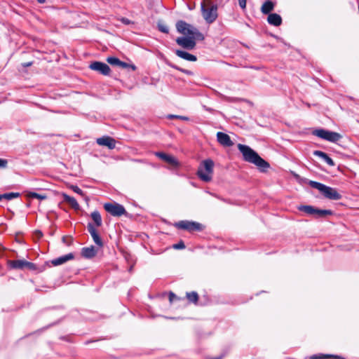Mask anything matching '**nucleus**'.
Listing matches in <instances>:
<instances>
[{"label": "nucleus", "mask_w": 359, "mask_h": 359, "mask_svg": "<svg viewBox=\"0 0 359 359\" xmlns=\"http://www.w3.org/2000/svg\"><path fill=\"white\" fill-rule=\"evenodd\" d=\"M155 156L174 168H177L180 165L178 161L171 155L164 152L157 151L155 152Z\"/></svg>", "instance_id": "obj_13"}, {"label": "nucleus", "mask_w": 359, "mask_h": 359, "mask_svg": "<svg viewBox=\"0 0 359 359\" xmlns=\"http://www.w3.org/2000/svg\"><path fill=\"white\" fill-rule=\"evenodd\" d=\"M72 189L76 194L83 195V191L78 186H72Z\"/></svg>", "instance_id": "obj_38"}, {"label": "nucleus", "mask_w": 359, "mask_h": 359, "mask_svg": "<svg viewBox=\"0 0 359 359\" xmlns=\"http://www.w3.org/2000/svg\"><path fill=\"white\" fill-rule=\"evenodd\" d=\"M328 358H334V359H346L345 358L339 355H333V354H315L309 357V359H328Z\"/></svg>", "instance_id": "obj_23"}, {"label": "nucleus", "mask_w": 359, "mask_h": 359, "mask_svg": "<svg viewBox=\"0 0 359 359\" xmlns=\"http://www.w3.org/2000/svg\"><path fill=\"white\" fill-rule=\"evenodd\" d=\"M74 259V253H69L65 255L59 257L56 259H54L51 261V263L53 266H59L61 264H63L64 263L67 262V261L72 260Z\"/></svg>", "instance_id": "obj_17"}, {"label": "nucleus", "mask_w": 359, "mask_h": 359, "mask_svg": "<svg viewBox=\"0 0 359 359\" xmlns=\"http://www.w3.org/2000/svg\"><path fill=\"white\" fill-rule=\"evenodd\" d=\"M20 193H5L4 194H1L2 199H6L8 201L13 200L14 198H17L20 197Z\"/></svg>", "instance_id": "obj_28"}, {"label": "nucleus", "mask_w": 359, "mask_h": 359, "mask_svg": "<svg viewBox=\"0 0 359 359\" xmlns=\"http://www.w3.org/2000/svg\"><path fill=\"white\" fill-rule=\"evenodd\" d=\"M274 6L275 4L273 1L266 0L262 4L261 7V11L263 14L269 15L271 14L270 13L274 9Z\"/></svg>", "instance_id": "obj_22"}, {"label": "nucleus", "mask_w": 359, "mask_h": 359, "mask_svg": "<svg viewBox=\"0 0 359 359\" xmlns=\"http://www.w3.org/2000/svg\"><path fill=\"white\" fill-rule=\"evenodd\" d=\"M201 7L202 15L206 22H214L217 18V6L212 0H202Z\"/></svg>", "instance_id": "obj_4"}, {"label": "nucleus", "mask_w": 359, "mask_h": 359, "mask_svg": "<svg viewBox=\"0 0 359 359\" xmlns=\"http://www.w3.org/2000/svg\"><path fill=\"white\" fill-rule=\"evenodd\" d=\"M168 298L170 303H172L175 299H178L177 297L172 292H169Z\"/></svg>", "instance_id": "obj_39"}, {"label": "nucleus", "mask_w": 359, "mask_h": 359, "mask_svg": "<svg viewBox=\"0 0 359 359\" xmlns=\"http://www.w3.org/2000/svg\"><path fill=\"white\" fill-rule=\"evenodd\" d=\"M358 8H359V1H358Z\"/></svg>", "instance_id": "obj_46"}, {"label": "nucleus", "mask_w": 359, "mask_h": 359, "mask_svg": "<svg viewBox=\"0 0 359 359\" xmlns=\"http://www.w3.org/2000/svg\"><path fill=\"white\" fill-rule=\"evenodd\" d=\"M238 149L242 154L244 161L255 164L262 172H265L270 167L269 163L249 146L238 144Z\"/></svg>", "instance_id": "obj_1"}, {"label": "nucleus", "mask_w": 359, "mask_h": 359, "mask_svg": "<svg viewBox=\"0 0 359 359\" xmlns=\"http://www.w3.org/2000/svg\"><path fill=\"white\" fill-rule=\"evenodd\" d=\"M313 155L323 158L330 166L335 165L334 161L326 153L322 151L316 150L313 151Z\"/></svg>", "instance_id": "obj_20"}, {"label": "nucleus", "mask_w": 359, "mask_h": 359, "mask_svg": "<svg viewBox=\"0 0 359 359\" xmlns=\"http://www.w3.org/2000/svg\"><path fill=\"white\" fill-rule=\"evenodd\" d=\"M186 297L189 303H192L195 305L198 304L199 297L196 292L193 291L187 292Z\"/></svg>", "instance_id": "obj_26"}, {"label": "nucleus", "mask_w": 359, "mask_h": 359, "mask_svg": "<svg viewBox=\"0 0 359 359\" xmlns=\"http://www.w3.org/2000/svg\"><path fill=\"white\" fill-rule=\"evenodd\" d=\"M90 217L93 219V221L94 222L93 225L95 226H95L100 227L102 226V217H101L100 213L97 210H95V211L92 212L90 214Z\"/></svg>", "instance_id": "obj_25"}, {"label": "nucleus", "mask_w": 359, "mask_h": 359, "mask_svg": "<svg viewBox=\"0 0 359 359\" xmlns=\"http://www.w3.org/2000/svg\"><path fill=\"white\" fill-rule=\"evenodd\" d=\"M104 210L114 217H121L126 215L127 212L125 208L117 203H107L104 204Z\"/></svg>", "instance_id": "obj_9"}, {"label": "nucleus", "mask_w": 359, "mask_h": 359, "mask_svg": "<svg viewBox=\"0 0 359 359\" xmlns=\"http://www.w3.org/2000/svg\"><path fill=\"white\" fill-rule=\"evenodd\" d=\"M97 254V250L95 246L85 247L81 249V255L85 259H92Z\"/></svg>", "instance_id": "obj_16"}, {"label": "nucleus", "mask_w": 359, "mask_h": 359, "mask_svg": "<svg viewBox=\"0 0 359 359\" xmlns=\"http://www.w3.org/2000/svg\"><path fill=\"white\" fill-rule=\"evenodd\" d=\"M312 133L313 135L331 142H337L341 138V135L339 133L323 128L316 129Z\"/></svg>", "instance_id": "obj_7"}, {"label": "nucleus", "mask_w": 359, "mask_h": 359, "mask_svg": "<svg viewBox=\"0 0 359 359\" xmlns=\"http://www.w3.org/2000/svg\"><path fill=\"white\" fill-rule=\"evenodd\" d=\"M175 54L178 57L188 61L195 62L197 60V57L195 55L184 50H177Z\"/></svg>", "instance_id": "obj_21"}, {"label": "nucleus", "mask_w": 359, "mask_h": 359, "mask_svg": "<svg viewBox=\"0 0 359 359\" xmlns=\"http://www.w3.org/2000/svg\"><path fill=\"white\" fill-rule=\"evenodd\" d=\"M119 67L123 69L131 68L133 70L136 69V67L134 65H130L123 61H121Z\"/></svg>", "instance_id": "obj_32"}, {"label": "nucleus", "mask_w": 359, "mask_h": 359, "mask_svg": "<svg viewBox=\"0 0 359 359\" xmlns=\"http://www.w3.org/2000/svg\"><path fill=\"white\" fill-rule=\"evenodd\" d=\"M214 165V161L210 158L203 161L196 172L197 177L203 182H210L212 179Z\"/></svg>", "instance_id": "obj_3"}, {"label": "nucleus", "mask_w": 359, "mask_h": 359, "mask_svg": "<svg viewBox=\"0 0 359 359\" xmlns=\"http://www.w3.org/2000/svg\"><path fill=\"white\" fill-rule=\"evenodd\" d=\"M87 229L89 233L90 234L94 243L100 248H102L104 245V243L100 238L98 231L95 229V226L93 223L89 222L87 225Z\"/></svg>", "instance_id": "obj_11"}, {"label": "nucleus", "mask_w": 359, "mask_h": 359, "mask_svg": "<svg viewBox=\"0 0 359 359\" xmlns=\"http://www.w3.org/2000/svg\"><path fill=\"white\" fill-rule=\"evenodd\" d=\"M25 263L26 260L24 259L8 260V266L13 269H24Z\"/></svg>", "instance_id": "obj_19"}, {"label": "nucleus", "mask_w": 359, "mask_h": 359, "mask_svg": "<svg viewBox=\"0 0 359 359\" xmlns=\"http://www.w3.org/2000/svg\"><path fill=\"white\" fill-rule=\"evenodd\" d=\"M62 241L67 246H71L73 244L74 238L71 236H64L62 238Z\"/></svg>", "instance_id": "obj_30"}, {"label": "nucleus", "mask_w": 359, "mask_h": 359, "mask_svg": "<svg viewBox=\"0 0 359 359\" xmlns=\"http://www.w3.org/2000/svg\"><path fill=\"white\" fill-rule=\"evenodd\" d=\"M119 20L123 24L126 25H129L133 24V22L130 20H129V19H128L126 18H123H123H120Z\"/></svg>", "instance_id": "obj_37"}, {"label": "nucleus", "mask_w": 359, "mask_h": 359, "mask_svg": "<svg viewBox=\"0 0 359 359\" xmlns=\"http://www.w3.org/2000/svg\"><path fill=\"white\" fill-rule=\"evenodd\" d=\"M267 22L271 25L278 27L282 24V18L277 13H271L268 15Z\"/></svg>", "instance_id": "obj_18"}, {"label": "nucleus", "mask_w": 359, "mask_h": 359, "mask_svg": "<svg viewBox=\"0 0 359 359\" xmlns=\"http://www.w3.org/2000/svg\"><path fill=\"white\" fill-rule=\"evenodd\" d=\"M37 1L40 4H43L46 2V0H37Z\"/></svg>", "instance_id": "obj_44"}, {"label": "nucleus", "mask_w": 359, "mask_h": 359, "mask_svg": "<svg viewBox=\"0 0 359 359\" xmlns=\"http://www.w3.org/2000/svg\"><path fill=\"white\" fill-rule=\"evenodd\" d=\"M32 64H33L32 62H24L22 64V66L24 67H29L32 66Z\"/></svg>", "instance_id": "obj_42"}, {"label": "nucleus", "mask_w": 359, "mask_h": 359, "mask_svg": "<svg viewBox=\"0 0 359 359\" xmlns=\"http://www.w3.org/2000/svg\"><path fill=\"white\" fill-rule=\"evenodd\" d=\"M225 356V354L222 353L217 357L210 358L209 359H222Z\"/></svg>", "instance_id": "obj_43"}, {"label": "nucleus", "mask_w": 359, "mask_h": 359, "mask_svg": "<svg viewBox=\"0 0 359 359\" xmlns=\"http://www.w3.org/2000/svg\"><path fill=\"white\" fill-rule=\"evenodd\" d=\"M89 67L92 70L98 72L105 76L109 75L111 71L109 65L102 62H93L90 65Z\"/></svg>", "instance_id": "obj_12"}, {"label": "nucleus", "mask_w": 359, "mask_h": 359, "mask_svg": "<svg viewBox=\"0 0 359 359\" xmlns=\"http://www.w3.org/2000/svg\"><path fill=\"white\" fill-rule=\"evenodd\" d=\"M168 118L170 119L178 118V119H181V120H184V121H188L189 120V118L187 117V116H178V115H172V114L169 115Z\"/></svg>", "instance_id": "obj_36"}, {"label": "nucleus", "mask_w": 359, "mask_h": 359, "mask_svg": "<svg viewBox=\"0 0 359 359\" xmlns=\"http://www.w3.org/2000/svg\"><path fill=\"white\" fill-rule=\"evenodd\" d=\"M177 31L184 36H194L198 41H203L204 35L194 26L184 20H178L176 22Z\"/></svg>", "instance_id": "obj_2"}, {"label": "nucleus", "mask_w": 359, "mask_h": 359, "mask_svg": "<svg viewBox=\"0 0 359 359\" xmlns=\"http://www.w3.org/2000/svg\"><path fill=\"white\" fill-rule=\"evenodd\" d=\"M63 198L64 201L67 203L74 210H79V205L76 200L67 194H63Z\"/></svg>", "instance_id": "obj_24"}, {"label": "nucleus", "mask_w": 359, "mask_h": 359, "mask_svg": "<svg viewBox=\"0 0 359 359\" xmlns=\"http://www.w3.org/2000/svg\"><path fill=\"white\" fill-rule=\"evenodd\" d=\"M165 62H166V64H167L169 67H172V68H173V69H177V70H178V71L181 72H183V73H184V74H187V75H191V74H192V72H191V71L187 70V69H182V68H181V67H178V66L175 65V64H173V63L170 62V61H166Z\"/></svg>", "instance_id": "obj_27"}, {"label": "nucleus", "mask_w": 359, "mask_h": 359, "mask_svg": "<svg viewBox=\"0 0 359 359\" xmlns=\"http://www.w3.org/2000/svg\"><path fill=\"white\" fill-rule=\"evenodd\" d=\"M158 29L160 32L165 33V34H168L169 32V29H168V26L165 25H163V24H158Z\"/></svg>", "instance_id": "obj_34"}, {"label": "nucleus", "mask_w": 359, "mask_h": 359, "mask_svg": "<svg viewBox=\"0 0 359 359\" xmlns=\"http://www.w3.org/2000/svg\"><path fill=\"white\" fill-rule=\"evenodd\" d=\"M27 268L30 271H35L36 269V266L35 264L32 262H29L26 261L25 269Z\"/></svg>", "instance_id": "obj_35"}, {"label": "nucleus", "mask_w": 359, "mask_h": 359, "mask_svg": "<svg viewBox=\"0 0 359 359\" xmlns=\"http://www.w3.org/2000/svg\"><path fill=\"white\" fill-rule=\"evenodd\" d=\"M2 200L1 194H0V201Z\"/></svg>", "instance_id": "obj_45"}, {"label": "nucleus", "mask_w": 359, "mask_h": 359, "mask_svg": "<svg viewBox=\"0 0 359 359\" xmlns=\"http://www.w3.org/2000/svg\"><path fill=\"white\" fill-rule=\"evenodd\" d=\"M197 39L194 36H182L176 39V43L183 48L193 50L196 45Z\"/></svg>", "instance_id": "obj_10"}, {"label": "nucleus", "mask_w": 359, "mask_h": 359, "mask_svg": "<svg viewBox=\"0 0 359 359\" xmlns=\"http://www.w3.org/2000/svg\"><path fill=\"white\" fill-rule=\"evenodd\" d=\"M309 184L313 189H316L327 198L330 200H339L341 196L338 191L332 187H327L322 183L310 181Z\"/></svg>", "instance_id": "obj_5"}, {"label": "nucleus", "mask_w": 359, "mask_h": 359, "mask_svg": "<svg viewBox=\"0 0 359 359\" xmlns=\"http://www.w3.org/2000/svg\"><path fill=\"white\" fill-rule=\"evenodd\" d=\"M107 61L108 63H109L111 65L118 66L120 65L121 60L115 57H109L107 59Z\"/></svg>", "instance_id": "obj_31"}, {"label": "nucleus", "mask_w": 359, "mask_h": 359, "mask_svg": "<svg viewBox=\"0 0 359 359\" xmlns=\"http://www.w3.org/2000/svg\"><path fill=\"white\" fill-rule=\"evenodd\" d=\"M175 226L180 229L187 230L189 232L202 231L204 229L201 223L187 220L180 221L176 223Z\"/></svg>", "instance_id": "obj_8"}, {"label": "nucleus", "mask_w": 359, "mask_h": 359, "mask_svg": "<svg viewBox=\"0 0 359 359\" xmlns=\"http://www.w3.org/2000/svg\"><path fill=\"white\" fill-rule=\"evenodd\" d=\"M7 164H8L7 160L0 158V168H6Z\"/></svg>", "instance_id": "obj_40"}, {"label": "nucleus", "mask_w": 359, "mask_h": 359, "mask_svg": "<svg viewBox=\"0 0 359 359\" xmlns=\"http://www.w3.org/2000/svg\"><path fill=\"white\" fill-rule=\"evenodd\" d=\"M26 196L28 198H38L39 200H44L47 198V196L46 195H41V194H37L35 192H32V191H27Z\"/></svg>", "instance_id": "obj_29"}, {"label": "nucleus", "mask_w": 359, "mask_h": 359, "mask_svg": "<svg viewBox=\"0 0 359 359\" xmlns=\"http://www.w3.org/2000/svg\"><path fill=\"white\" fill-rule=\"evenodd\" d=\"M186 248L185 244L183 241H180L177 243H175L172 245V248L175 250H182Z\"/></svg>", "instance_id": "obj_33"}, {"label": "nucleus", "mask_w": 359, "mask_h": 359, "mask_svg": "<svg viewBox=\"0 0 359 359\" xmlns=\"http://www.w3.org/2000/svg\"><path fill=\"white\" fill-rule=\"evenodd\" d=\"M238 4L242 9H245L247 0H238Z\"/></svg>", "instance_id": "obj_41"}, {"label": "nucleus", "mask_w": 359, "mask_h": 359, "mask_svg": "<svg viewBox=\"0 0 359 359\" xmlns=\"http://www.w3.org/2000/svg\"><path fill=\"white\" fill-rule=\"evenodd\" d=\"M217 138L218 142L224 147H231L233 145V142L231 141L229 135L224 133L218 132Z\"/></svg>", "instance_id": "obj_15"}, {"label": "nucleus", "mask_w": 359, "mask_h": 359, "mask_svg": "<svg viewBox=\"0 0 359 359\" xmlns=\"http://www.w3.org/2000/svg\"><path fill=\"white\" fill-rule=\"evenodd\" d=\"M298 210L308 215L313 216L316 219L324 218L333 215V211L330 210H321L312 205H302L298 207Z\"/></svg>", "instance_id": "obj_6"}, {"label": "nucleus", "mask_w": 359, "mask_h": 359, "mask_svg": "<svg viewBox=\"0 0 359 359\" xmlns=\"http://www.w3.org/2000/svg\"><path fill=\"white\" fill-rule=\"evenodd\" d=\"M96 142L100 146H104L109 149H113L116 147V140L109 136H102L96 140Z\"/></svg>", "instance_id": "obj_14"}]
</instances>
